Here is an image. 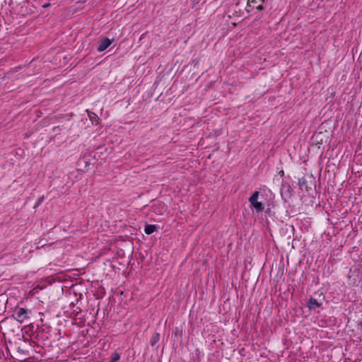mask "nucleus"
I'll use <instances>...</instances> for the list:
<instances>
[{"label": "nucleus", "instance_id": "f257e3e1", "mask_svg": "<svg viewBox=\"0 0 362 362\" xmlns=\"http://www.w3.org/2000/svg\"><path fill=\"white\" fill-rule=\"evenodd\" d=\"M259 195V192L258 191H255L249 198V202L250 203L252 209L257 214L262 212L264 209V204L257 201Z\"/></svg>", "mask_w": 362, "mask_h": 362}, {"label": "nucleus", "instance_id": "f03ea898", "mask_svg": "<svg viewBox=\"0 0 362 362\" xmlns=\"http://www.w3.org/2000/svg\"><path fill=\"white\" fill-rule=\"evenodd\" d=\"M30 311L28 309L20 308L16 309L13 314V317L15 320H16L18 322L22 323L24 320L28 319Z\"/></svg>", "mask_w": 362, "mask_h": 362}, {"label": "nucleus", "instance_id": "7ed1b4c3", "mask_svg": "<svg viewBox=\"0 0 362 362\" xmlns=\"http://www.w3.org/2000/svg\"><path fill=\"white\" fill-rule=\"evenodd\" d=\"M112 41L113 40H110L108 37L103 38L99 42L97 50L99 52L105 51L107 47H109L111 45Z\"/></svg>", "mask_w": 362, "mask_h": 362}, {"label": "nucleus", "instance_id": "20e7f679", "mask_svg": "<svg viewBox=\"0 0 362 362\" xmlns=\"http://www.w3.org/2000/svg\"><path fill=\"white\" fill-rule=\"evenodd\" d=\"M292 189L288 182L283 181L281 186V194L282 196L285 195L287 197L291 196Z\"/></svg>", "mask_w": 362, "mask_h": 362}, {"label": "nucleus", "instance_id": "39448f33", "mask_svg": "<svg viewBox=\"0 0 362 362\" xmlns=\"http://www.w3.org/2000/svg\"><path fill=\"white\" fill-rule=\"evenodd\" d=\"M322 305L321 303H319L317 299L311 297L307 302V306L310 310H314L316 308H320Z\"/></svg>", "mask_w": 362, "mask_h": 362}, {"label": "nucleus", "instance_id": "423d86ee", "mask_svg": "<svg viewBox=\"0 0 362 362\" xmlns=\"http://www.w3.org/2000/svg\"><path fill=\"white\" fill-rule=\"evenodd\" d=\"M158 226L156 225L146 224L144 228V232L147 235H151L158 229Z\"/></svg>", "mask_w": 362, "mask_h": 362}, {"label": "nucleus", "instance_id": "0eeeda50", "mask_svg": "<svg viewBox=\"0 0 362 362\" xmlns=\"http://www.w3.org/2000/svg\"><path fill=\"white\" fill-rule=\"evenodd\" d=\"M298 185L299 186V188L303 191L304 189L306 191H308V187L307 185V180L305 178V177H302L298 179Z\"/></svg>", "mask_w": 362, "mask_h": 362}, {"label": "nucleus", "instance_id": "6e6552de", "mask_svg": "<svg viewBox=\"0 0 362 362\" xmlns=\"http://www.w3.org/2000/svg\"><path fill=\"white\" fill-rule=\"evenodd\" d=\"M160 340V334L154 333L151 338L150 344L151 346H155Z\"/></svg>", "mask_w": 362, "mask_h": 362}, {"label": "nucleus", "instance_id": "1a4fd4ad", "mask_svg": "<svg viewBox=\"0 0 362 362\" xmlns=\"http://www.w3.org/2000/svg\"><path fill=\"white\" fill-rule=\"evenodd\" d=\"M257 2V0H247V6L245 7L246 11L250 13L251 11V8H253L252 4H256Z\"/></svg>", "mask_w": 362, "mask_h": 362}, {"label": "nucleus", "instance_id": "9d476101", "mask_svg": "<svg viewBox=\"0 0 362 362\" xmlns=\"http://www.w3.org/2000/svg\"><path fill=\"white\" fill-rule=\"evenodd\" d=\"M120 358V355L117 352L115 351L111 355V359L110 362H117Z\"/></svg>", "mask_w": 362, "mask_h": 362}, {"label": "nucleus", "instance_id": "9b49d317", "mask_svg": "<svg viewBox=\"0 0 362 362\" xmlns=\"http://www.w3.org/2000/svg\"><path fill=\"white\" fill-rule=\"evenodd\" d=\"M44 199H45L44 195L39 197L38 199L37 200V202H35L34 207L35 208L38 207L43 202Z\"/></svg>", "mask_w": 362, "mask_h": 362}, {"label": "nucleus", "instance_id": "f8f14e48", "mask_svg": "<svg viewBox=\"0 0 362 362\" xmlns=\"http://www.w3.org/2000/svg\"><path fill=\"white\" fill-rule=\"evenodd\" d=\"M88 116L92 122H93L94 121H97V119H98V116L93 112L88 113Z\"/></svg>", "mask_w": 362, "mask_h": 362}, {"label": "nucleus", "instance_id": "ddd939ff", "mask_svg": "<svg viewBox=\"0 0 362 362\" xmlns=\"http://www.w3.org/2000/svg\"><path fill=\"white\" fill-rule=\"evenodd\" d=\"M264 1L265 0H258L261 4L256 7V10L260 11L264 9L263 4L264 3Z\"/></svg>", "mask_w": 362, "mask_h": 362}, {"label": "nucleus", "instance_id": "4468645a", "mask_svg": "<svg viewBox=\"0 0 362 362\" xmlns=\"http://www.w3.org/2000/svg\"><path fill=\"white\" fill-rule=\"evenodd\" d=\"M361 276H362V270H361Z\"/></svg>", "mask_w": 362, "mask_h": 362}]
</instances>
